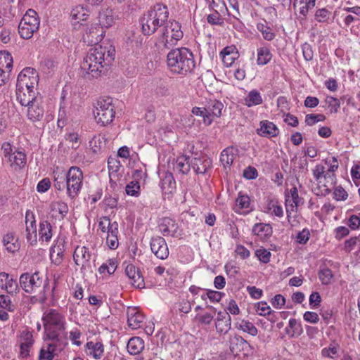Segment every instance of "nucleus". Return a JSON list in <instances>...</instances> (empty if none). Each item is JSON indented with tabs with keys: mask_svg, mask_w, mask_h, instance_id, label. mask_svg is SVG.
Masks as SVG:
<instances>
[{
	"mask_svg": "<svg viewBox=\"0 0 360 360\" xmlns=\"http://www.w3.org/2000/svg\"><path fill=\"white\" fill-rule=\"evenodd\" d=\"M115 52L114 49L96 45L84 58L82 70L93 78L100 77L114 60Z\"/></svg>",
	"mask_w": 360,
	"mask_h": 360,
	"instance_id": "obj_1",
	"label": "nucleus"
},
{
	"mask_svg": "<svg viewBox=\"0 0 360 360\" xmlns=\"http://www.w3.org/2000/svg\"><path fill=\"white\" fill-rule=\"evenodd\" d=\"M167 63L174 73L186 75L195 66L193 53L187 48L174 49L167 56Z\"/></svg>",
	"mask_w": 360,
	"mask_h": 360,
	"instance_id": "obj_2",
	"label": "nucleus"
},
{
	"mask_svg": "<svg viewBox=\"0 0 360 360\" xmlns=\"http://www.w3.org/2000/svg\"><path fill=\"white\" fill-rule=\"evenodd\" d=\"M169 11L162 4H156L142 18V31L145 35L153 34L159 27L167 21Z\"/></svg>",
	"mask_w": 360,
	"mask_h": 360,
	"instance_id": "obj_3",
	"label": "nucleus"
},
{
	"mask_svg": "<svg viewBox=\"0 0 360 360\" xmlns=\"http://www.w3.org/2000/svg\"><path fill=\"white\" fill-rule=\"evenodd\" d=\"M183 36L184 33L179 22L175 20L167 21L162 28V33L158 43L162 44L164 48L169 49L175 46Z\"/></svg>",
	"mask_w": 360,
	"mask_h": 360,
	"instance_id": "obj_4",
	"label": "nucleus"
},
{
	"mask_svg": "<svg viewBox=\"0 0 360 360\" xmlns=\"http://www.w3.org/2000/svg\"><path fill=\"white\" fill-rule=\"evenodd\" d=\"M112 98H100L97 101L94 111L95 120L97 123L102 125L110 124L115 118V107L112 103Z\"/></svg>",
	"mask_w": 360,
	"mask_h": 360,
	"instance_id": "obj_5",
	"label": "nucleus"
},
{
	"mask_svg": "<svg viewBox=\"0 0 360 360\" xmlns=\"http://www.w3.org/2000/svg\"><path fill=\"white\" fill-rule=\"evenodd\" d=\"M39 27V19L37 13L32 9H29L22 17L18 25V32L23 39H30L34 32Z\"/></svg>",
	"mask_w": 360,
	"mask_h": 360,
	"instance_id": "obj_6",
	"label": "nucleus"
},
{
	"mask_svg": "<svg viewBox=\"0 0 360 360\" xmlns=\"http://www.w3.org/2000/svg\"><path fill=\"white\" fill-rule=\"evenodd\" d=\"M65 317L55 309L46 314V340L56 339L65 329Z\"/></svg>",
	"mask_w": 360,
	"mask_h": 360,
	"instance_id": "obj_7",
	"label": "nucleus"
},
{
	"mask_svg": "<svg viewBox=\"0 0 360 360\" xmlns=\"http://www.w3.org/2000/svg\"><path fill=\"white\" fill-rule=\"evenodd\" d=\"M20 285L27 292L37 293L45 290V281L39 272L35 271L30 275L28 273L22 274L20 277Z\"/></svg>",
	"mask_w": 360,
	"mask_h": 360,
	"instance_id": "obj_8",
	"label": "nucleus"
},
{
	"mask_svg": "<svg viewBox=\"0 0 360 360\" xmlns=\"http://www.w3.org/2000/svg\"><path fill=\"white\" fill-rule=\"evenodd\" d=\"M65 176L68 194L71 198H75L82 188L83 173L79 167H72Z\"/></svg>",
	"mask_w": 360,
	"mask_h": 360,
	"instance_id": "obj_9",
	"label": "nucleus"
},
{
	"mask_svg": "<svg viewBox=\"0 0 360 360\" xmlns=\"http://www.w3.org/2000/svg\"><path fill=\"white\" fill-rule=\"evenodd\" d=\"M39 83V75L35 69L27 67L24 68L17 78L16 87L34 89Z\"/></svg>",
	"mask_w": 360,
	"mask_h": 360,
	"instance_id": "obj_10",
	"label": "nucleus"
},
{
	"mask_svg": "<svg viewBox=\"0 0 360 360\" xmlns=\"http://www.w3.org/2000/svg\"><path fill=\"white\" fill-rule=\"evenodd\" d=\"M333 162L334 164L328 165V169L324 175L326 183L323 184V188L320 191V193H316V195H326L331 192V188L336 184V175L335 172L338 169V162L335 157H333Z\"/></svg>",
	"mask_w": 360,
	"mask_h": 360,
	"instance_id": "obj_11",
	"label": "nucleus"
},
{
	"mask_svg": "<svg viewBox=\"0 0 360 360\" xmlns=\"http://www.w3.org/2000/svg\"><path fill=\"white\" fill-rule=\"evenodd\" d=\"M150 250L157 258L165 259L169 256V249L165 240L160 236L153 237L150 242Z\"/></svg>",
	"mask_w": 360,
	"mask_h": 360,
	"instance_id": "obj_12",
	"label": "nucleus"
},
{
	"mask_svg": "<svg viewBox=\"0 0 360 360\" xmlns=\"http://www.w3.org/2000/svg\"><path fill=\"white\" fill-rule=\"evenodd\" d=\"M124 272L134 287L139 289L145 288L143 276L140 270L134 265L128 264L125 268Z\"/></svg>",
	"mask_w": 360,
	"mask_h": 360,
	"instance_id": "obj_13",
	"label": "nucleus"
},
{
	"mask_svg": "<svg viewBox=\"0 0 360 360\" xmlns=\"http://www.w3.org/2000/svg\"><path fill=\"white\" fill-rule=\"evenodd\" d=\"M127 323L133 330L140 328L144 321V316L134 307H128L127 310Z\"/></svg>",
	"mask_w": 360,
	"mask_h": 360,
	"instance_id": "obj_14",
	"label": "nucleus"
},
{
	"mask_svg": "<svg viewBox=\"0 0 360 360\" xmlns=\"http://www.w3.org/2000/svg\"><path fill=\"white\" fill-rule=\"evenodd\" d=\"M16 98L22 106H29L32 104L34 101L39 100L35 96L34 89H22L20 87H16Z\"/></svg>",
	"mask_w": 360,
	"mask_h": 360,
	"instance_id": "obj_15",
	"label": "nucleus"
},
{
	"mask_svg": "<svg viewBox=\"0 0 360 360\" xmlns=\"http://www.w3.org/2000/svg\"><path fill=\"white\" fill-rule=\"evenodd\" d=\"M191 164L197 174H205L212 165L211 159L205 156L193 158L191 160Z\"/></svg>",
	"mask_w": 360,
	"mask_h": 360,
	"instance_id": "obj_16",
	"label": "nucleus"
},
{
	"mask_svg": "<svg viewBox=\"0 0 360 360\" xmlns=\"http://www.w3.org/2000/svg\"><path fill=\"white\" fill-rule=\"evenodd\" d=\"M105 31L99 25H92L84 35L85 41L91 44L98 45V43L103 39Z\"/></svg>",
	"mask_w": 360,
	"mask_h": 360,
	"instance_id": "obj_17",
	"label": "nucleus"
},
{
	"mask_svg": "<svg viewBox=\"0 0 360 360\" xmlns=\"http://www.w3.org/2000/svg\"><path fill=\"white\" fill-rule=\"evenodd\" d=\"M44 114V105L41 98H39V100L34 101L32 104L28 106L27 115L29 119L33 122L41 120Z\"/></svg>",
	"mask_w": 360,
	"mask_h": 360,
	"instance_id": "obj_18",
	"label": "nucleus"
},
{
	"mask_svg": "<svg viewBox=\"0 0 360 360\" xmlns=\"http://www.w3.org/2000/svg\"><path fill=\"white\" fill-rule=\"evenodd\" d=\"M260 128L257 130V134L263 137H276L279 134V129L272 122L262 120L260 122Z\"/></svg>",
	"mask_w": 360,
	"mask_h": 360,
	"instance_id": "obj_19",
	"label": "nucleus"
},
{
	"mask_svg": "<svg viewBox=\"0 0 360 360\" xmlns=\"http://www.w3.org/2000/svg\"><path fill=\"white\" fill-rule=\"evenodd\" d=\"M215 326L219 333H226L231 328V316L226 311H219L216 319Z\"/></svg>",
	"mask_w": 360,
	"mask_h": 360,
	"instance_id": "obj_20",
	"label": "nucleus"
},
{
	"mask_svg": "<svg viewBox=\"0 0 360 360\" xmlns=\"http://www.w3.org/2000/svg\"><path fill=\"white\" fill-rule=\"evenodd\" d=\"M159 230L164 236H175L177 233L178 226L174 220L165 217L159 224Z\"/></svg>",
	"mask_w": 360,
	"mask_h": 360,
	"instance_id": "obj_21",
	"label": "nucleus"
},
{
	"mask_svg": "<svg viewBox=\"0 0 360 360\" xmlns=\"http://www.w3.org/2000/svg\"><path fill=\"white\" fill-rule=\"evenodd\" d=\"M68 212V205L60 200L54 201L49 207V214L53 218L62 219Z\"/></svg>",
	"mask_w": 360,
	"mask_h": 360,
	"instance_id": "obj_22",
	"label": "nucleus"
},
{
	"mask_svg": "<svg viewBox=\"0 0 360 360\" xmlns=\"http://www.w3.org/2000/svg\"><path fill=\"white\" fill-rule=\"evenodd\" d=\"M70 15L72 23L75 26L77 24H82L86 21L90 15V12L86 8L79 5L72 8Z\"/></svg>",
	"mask_w": 360,
	"mask_h": 360,
	"instance_id": "obj_23",
	"label": "nucleus"
},
{
	"mask_svg": "<svg viewBox=\"0 0 360 360\" xmlns=\"http://www.w3.org/2000/svg\"><path fill=\"white\" fill-rule=\"evenodd\" d=\"M73 258L77 265L84 266L89 262L91 253L86 247L78 246L74 252Z\"/></svg>",
	"mask_w": 360,
	"mask_h": 360,
	"instance_id": "obj_24",
	"label": "nucleus"
},
{
	"mask_svg": "<svg viewBox=\"0 0 360 360\" xmlns=\"http://www.w3.org/2000/svg\"><path fill=\"white\" fill-rule=\"evenodd\" d=\"M85 352L87 355L92 356L95 359H99L102 357L104 352L103 345L100 342H88L86 344Z\"/></svg>",
	"mask_w": 360,
	"mask_h": 360,
	"instance_id": "obj_25",
	"label": "nucleus"
},
{
	"mask_svg": "<svg viewBox=\"0 0 360 360\" xmlns=\"http://www.w3.org/2000/svg\"><path fill=\"white\" fill-rule=\"evenodd\" d=\"M272 227L267 224L258 223L252 228V233L261 240H265L272 234Z\"/></svg>",
	"mask_w": 360,
	"mask_h": 360,
	"instance_id": "obj_26",
	"label": "nucleus"
},
{
	"mask_svg": "<svg viewBox=\"0 0 360 360\" xmlns=\"http://www.w3.org/2000/svg\"><path fill=\"white\" fill-rule=\"evenodd\" d=\"M51 340L52 342L46 343V360H52L63 349L62 342L58 337Z\"/></svg>",
	"mask_w": 360,
	"mask_h": 360,
	"instance_id": "obj_27",
	"label": "nucleus"
},
{
	"mask_svg": "<svg viewBox=\"0 0 360 360\" xmlns=\"http://www.w3.org/2000/svg\"><path fill=\"white\" fill-rule=\"evenodd\" d=\"M64 245L62 243L56 244L49 250V257L51 263L59 265L63 261Z\"/></svg>",
	"mask_w": 360,
	"mask_h": 360,
	"instance_id": "obj_28",
	"label": "nucleus"
},
{
	"mask_svg": "<svg viewBox=\"0 0 360 360\" xmlns=\"http://www.w3.org/2000/svg\"><path fill=\"white\" fill-rule=\"evenodd\" d=\"M115 18L113 11L106 9L100 13L98 17L99 25L103 29L111 27L115 22Z\"/></svg>",
	"mask_w": 360,
	"mask_h": 360,
	"instance_id": "obj_29",
	"label": "nucleus"
},
{
	"mask_svg": "<svg viewBox=\"0 0 360 360\" xmlns=\"http://www.w3.org/2000/svg\"><path fill=\"white\" fill-rule=\"evenodd\" d=\"M127 348L131 354H139L144 349V341L139 337H133L128 341Z\"/></svg>",
	"mask_w": 360,
	"mask_h": 360,
	"instance_id": "obj_30",
	"label": "nucleus"
},
{
	"mask_svg": "<svg viewBox=\"0 0 360 360\" xmlns=\"http://www.w3.org/2000/svg\"><path fill=\"white\" fill-rule=\"evenodd\" d=\"M264 212L270 215H274L279 218L283 217V207L276 200H267Z\"/></svg>",
	"mask_w": 360,
	"mask_h": 360,
	"instance_id": "obj_31",
	"label": "nucleus"
},
{
	"mask_svg": "<svg viewBox=\"0 0 360 360\" xmlns=\"http://www.w3.org/2000/svg\"><path fill=\"white\" fill-rule=\"evenodd\" d=\"M119 225L114 224L110 231H108L106 237V245L111 250H115L117 248L119 242L117 234Z\"/></svg>",
	"mask_w": 360,
	"mask_h": 360,
	"instance_id": "obj_32",
	"label": "nucleus"
},
{
	"mask_svg": "<svg viewBox=\"0 0 360 360\" xmlns=\"http://www.w3.org/2000/svg\"><path fill=\"white\" fill-rule=\"evenodd\" d=\"M3 243L9 252L14 253L20 249V243L14 236L7 233L3 238Z\"/></svg>",
	"mask_w": 360,
	"mask_h": 360,
	"instance_id": "obj_33",
	"label": "nucleus"
},
{
	"mask_svg": "<svg viewBox=\"0 0 360 360\" xmlns=\"http://www.w3.org/2000/svg\"><path fill=\"white\" fill-rule=\"evenodd\" d=\"M245 104L248 107H252L262 104L263 102L261 94L256 89L251 90L244 99Z\"/></svg>",
	"mask_w": 360,
	"mask_h": 360,
	"instance_id": "obj_34",
	"label": "nucleus"
},
{
	"mask_svg": "<svg viewBox=\"0 0 360 360\" xmlns=\"http://www.w3.org/2000/svg\"><path fill=\"white\" fill-rule=\"evenodd\" d=\"M285 332L290 337L300 336L303 333V328L302 324L295 319H290L288 326L285 328Z\"/></svg>",
	"mask_w": 360,
	"mask_h": 360,
	"instance_id": "obj_35",
	"label": "nucleus"
},
{
	"mask_svg": "<svg viewBox=\"0 0 360 360\" xmlns=\"http://www.w3.org/2000/svg\"><path fill=\"white\" fill-rule=\"evenodd\" d=\"M108 167L110 179L118 177L122 167L120 162L118 160L113 158H109L108 160Z\"/></svg>",
	"mask_w": 360,
	"mask_h": 360,
	"instance_id": "obj_36",
	"label": "nucleus"
},
{
	"mask_svg": "<svg viewBox=\"0 0 360 360\" xmlns=\"http://www.w3.org/2000/svg\"><path fill=\"white\" fill-rule=\"evenodd\" d=\"M271 58L272 54L269 48L260 47L257 49V65H264L271 60Z\"/></svg>",
	"mask_w": 360,
	"mask_h": 360,
	"instance_id": "obj_37",
	"label": "nucleus"
},
{
	"mask_svg": "<svg viewBox=\"0 0 360 360\" xmlns=\"http://www.w3.org/2000/svg\"><path fill=\"white\" fill-rule=\"evenodd\" d=\"M161 187L165 193H172L175 189L176 182L171 173H167L161 181Z\"/></svg>",
	"mask_w": 360,
	"mask_h": 360,
	"instance_id": "obj_38",
	"label": "nucleus"
},
{
	"mask_svg": "<svg viewBox=\"0 0 360 360\" xmlns=\"http://www.w3.org/2000/svg\"><path fill=\"white\" fill-rule=\"evenodd\" d=\"M257 29L259 31L263 38L267 41H271L275 38V33L273 32L272 29L267 25L266 22H259L257 24Z\"/></svg>",
	"mask_w": 360,
	"mask_h": 360,
	"instance_id": "obj_39",
	"label": "nucleus"
},
{
	"mask_svg": "<svg viewBox=\"0 0 360 360\" xmlns=\"http://www.w3.org/2000/svg\"><path fill=\"white\" fill-rule=\"evenodd\" d=\"M224 108V105L221 102L214 100L209 103L207 110H208V117L212 115L219 117L221 115V111Z\"/></svg>",
	"mask_w": 360,
	"mask_h": 360,
	"instance_id": "obj_40",
	"label": "nucleus"
},
{
	"mask_svg": "<svg viewBox=\"0 0 360 360\" xmlns=\"http://www.w3.org/2000/svg\"><path fill=\"white\" fill-rule=\"evenodd\" d=\"M237 328L252 336H256L258 333V329L252 322L247 320H242L238 323Z\"/></svg>",
	"mask_w": 360,
	"mask_h": 360,
	"instance_id": "obj_41",
	"label": "nucleus"
},
{
	"mask_svg": "<svg viewBox=\"0 0 360 360\" xmlns=\"http://www.w3.org/2000/svg\"><path fill=\"white\" fill-rule=\"evenodd\" d=\"M0 67L4 70H7L8 72L11 70L13 57L9 52L6 51H0Z\"/></svg>",
	"mask_w": 360,
	"mask_h": 360,
	"instance_id": "obj_42",
	"label": "nucleus"
},
{
	"mask_svg": "<svg viewBox=\"0 0 360 360\" xmlns=\"http://www.w3.org/2000/svg\"><path fill=\"white\" fill-rule=\"evenodd\" d=\"M191 167V164L188 161V158L182 156L176 159L175 169L182 174H187L189 172Z\"/></svg>",
	"mask_w": 360,
	"mask_h": 360,
	"instance_id": "obj_43",
	"label": "nucleus"
},
{
	"mask_svg": "<svg viewBox=\"0 0 360 360\" xmlns=\"http://www.w3.org/2000/svg\"><path fill=\"white\" fill-rule=\"evenodd\" d=\"M250 204V199L247 195H242L239 193L238 198L236 200V212H240L241 210L249 208Z\"/></svg>",
	"mask_w": 360,
	"mask_h": 360,
	"instance_id": "obj_44",
	"label": "nucleus"
},
{
	"mask_svg": "<svg viewBox=\"0 0 360 360\" xmlns=\"http://www.w3.org/2000/svg\"><path fill=\"white\" fill-rule=\"evenodd\" d=\"M285 200H290L295 205H301L304 203L302 198H300L297 187L293 186L288 193L285 194Z\"/></svg>",
	"mask_w": 360,
	"mask_h": 360,
	"instance_id": "obj_45",
	"label": "nucleus"
},
{
	"mask_svg": "<svg viewBox=\"0 0 360 360\" xmlns=\"http://www.w3.org/2000/svg\"><path fill=\"white\" fill-rule=\"evenodd\" d=\"M126 193L128 195L138 197L141 193L140 184L139 181L133 180L125 187Z\"/></svg>",
	"mask_w": 360,
	"mask_h": 360,
	"instance_id": "obj_46",
	"label": "nucleus"
},
{
	"mask_svg": "<svg viewBox=\"0 0 360 360\" xmlns=\"http://www.w3.org/2000/svg\"><path fill=\"white\" fill-rule=\"evenodd\" d=\"M319 278L323 285H329L332 281L333 274L329 268L324 267L319 270Z\"/></svg>",
	"mask_w": 360,
	"mask_h": 360,
	"instance_id": "obj_47",
	"label": "nucleus"
},
{
	"mask_svg": "<svg viewBox=\"0 0 360 360\" xmlns=\"http://www.w3.org/2000/svg\"><path fill=\"white\" fill-rule=\"evenodd\" d=\"M11 166L13 165L18 166L19 168L22 167L26 164V155L21 151H15L12 157V162H9Z\"/></svg>",
	"mask_w": 360,
	"mask_h": 360,
	"instance_id": "obj_48",
	"label": "nucleus"
},
{
	"mask_svg": "<svg viewBox=\"0 0 360 360\" xmlns=\"http://www.w3.org/2000/svg\"><path fill=\"white\" fill-rule=\"evenodd\" d=\"M326 171L325 167L322 165H316L314 168L312 169V174L315 179V180L318 182L319 186L321 187L323 186L321 179L326 174Z\"/></svg>",
	"mask_w": 360,
	"mask_h": 360,
	"instance_id": "obj_49",
	"label": "nucleus"
},
{
	"mask_svg": "<svg viewBox=\"0 0 360 360\" xmlns=\"http://www.w3.org/2000/svg\"><path fill=\"white\" fill-rule=\"evenodd\" d=\"M114 224L118 225V223L117 221L110 222L108 217H103L100 219L98 227L102 232L108 233Z\"/></svg>",
	"mask_w": 360,
	"mask_h": 360,
	"instance_id": "obj_50",
	"label": "nucleus"
},
{
	"mask_svg": "<svg viewBox=\"0 0 360 360\" xmlns=\"http://www.w3.org/2000/svg\"><path fill=\"white\" fill-rule=\"evenodd\" d=\"M234 160V155L229 148L224 149L220 156V161L224 167L231 166Z\"/></svg>",
	"mask_w": 360,
	"mask_h": 360,
	"instance_id": "obj_51",
	"label": "nucleus"
},
{
	"mask_svg": "<svg viewBox=\"0 0 360 360\" xmlns=\"http://www.w3.org/2000/svg\"><path fill=\"white\" fill-rule=\"evenodd\" d=\"M325 102L328 107L330 108L331 113L338 112L339 108H340V102L339 99L333 96H327L326 98Z\"/></svg>",
	"mask_w": 360,
	"mask_h": 360,
	"instance_id": "obj_52",
	"label": "nucleus"
},
{
	"mask_svg": "<svg viewBox=\"0 0 360 360\" xmlns=\"http://www.w3.org/2000/svg\"><path fill=\"white\" fill-rule=\"evenodd\" d=\"M300 4L302 5L300 8V13L306 16L309 11L314 8L316 0H302Z\"/></svg>",
	"mask_w": 360,
	"mask_h": 360,
	"instance_id": "obj_53",
	"label": "nucleus"
},
{
	"mask_svg": "<svg viewBox=\"0 0 360 360\" xmlns=\"http://www.w3.org/2000/svg\"><path fill=\"white\" fill-rule=\"evenodd\" d=\"M339 347L335 345H330L329 347H325L321 350V355L323 357L334 359L338 352Z\"/></svg>",
	"mask_w": 360,
	"mask_h": 360,
	"instance_id": "obj_54",
	"label": "nucleus"
},
{
	"mask_svg": "<svg viewBox=\"0 0 360 360\" xmlns=\"http://www.w3.org/2000/svg\"><path fill=\"white\" fill-rule=\"evenodd\" d=\"M326 117L322 114H308L305 117V122L307 125L312 126L316 123L325 120Z\"/></svg>",
	"mask_w": 360,
	"mask_h": 360,
	"instance_id": "obj_55",
	"label": "nucleus"
},
{
	"mask_svg": "<svg viewBox=\"0 0 360 360\" xmlns=\"http://www.w3.org/2000/svg\"><path fill=\"white\" fill-rule=\"evenodd\" d=\"M255 307L257 314L260 316H266L271 313V307L265 302H258Z\"/></svg>",
	"mask_w": 360,
	"mask_h": 360,
	"instance_id": "obj_56",
	"label": "nucleus"
},
{
	"mask_svg": "<svg viewBox=\"0 0 360 360\" xmlns=\"http://www.w3.org/2000/svg\"><path fill=\"white\" fill-rule=\"evenodd\" d=\"M207 20L211 25H222L224 24V20L217 10L214 13L207 15Z\"/></svg>",
	"mask_w": 360,
	"mask_h": 360,
	"instance_id": "obj_57",
	"label": "nucleus"
},
{
	"mask_svg": "<svg viewBox=\"0 0 360 360\" xmlns=\"http://www.w3.org/2000/svg\"><path fill=\"white\" fill-rule=\"evenodd\" d=\"M255 255L263 263H268L270 261L271 252L266 249L259 248L255 251Z\"/></svg>",
	"mask_w": 360,
	"mask_h": 360,
	"instance_id": "obj_58",
	"label": "nucleus"
},
{
	"mask_svg": "<svg viewBox=\"0 0 360 360\" xmlns=\"http://www.w3.org/2000/svg\"><path fill=\"white\" fill-rule=\"evenodd\" d=\"M58 172L57 173L58 175L56 176V174H55V172H53L54 174V176H53V178H54V186L58 189V190H60L62 189L63 187H64V179H65V175L63 174V171L62 169H58Z\"/></svg>",
	"mask_w": 360,
	"mask_h": 360,
	"instance_id": "obj_59",
	"label": "nucleus"
},
{
	"mask_svg": "<svg viewBox=\"0 0 360 360\" xmlns=\"http://www.w3.org/2000/svg\"><path fill=\"white\" fill-rule=\"evenodd\" d=\"M303 57L307 61H310L313 59L314 52L311 46L308 43H304L302 46Z\"/></svg>",
	"mask_w": 360,
	"mask_h": 360,
	"instance_id": "obj_60",
	"label": "nucleus"
},
{
	"mask_svg": "<svg viewBox=\"0 0 360 360\" xmlns=\"http://www.w3.org/2000/svg\"><path fill=\"white\" fill-rule=\"evenodd\" d=\"M1 150L6 161L12 162V157L13 153H12V148L9 143H4L1 147Z\"/></svg>",
	"mask_w": 360,
	"mask_h": 360,
	"instance_id": "obj_61",
	"label": "nucleus"
},
{
	"mask_svg": "<svg viewBox=\"0 0 360 360\" xmlns=\"http://www.w3.org/2000/svg\"><path fill=\"white\" fill-rule=\"evenodd\" d=\"M19 341L20 343H26V345L32 346L33 344L32 333L27 330H22L20 333Z\"/></svg>",
	"mask_w": 360,
	"mask_h": 360,
	"instance_id": "obj_62",
	"label": "nucleus"
},
{
	"mask_svg": "<svg viewBox=\"0 0 360 360\" xmlns=\"http://www.w3.org/2000/svg\"><path fill=\"white\" fill-rule=\"evenodd\" d=\"M81 337L82 333L77 328H75L70 332L69 338L73 345L80 346L82 345V342L79 340Z\"/></svg>",
	"mask_w": 360,
	"mask_h": 360,
	"instance_id": "obj_63",
	"label": "nucleus"
},
{
	"mask_svg": "<svg viewBox=\"0 0 360 360\" xmlns=\"http://www.w3.org/2000/svg\"><path fill=\"white\" fill-rule=\"evenodd\" d=\"M178 309L181 313L188 314L192 309V302L183 300L177 304Z\"/></svg>",
	"mask_w": 360,
	"mask_h": 360,
	"instance_id": "obj_64",
	"label": "nucleus"
}]
</instances>
